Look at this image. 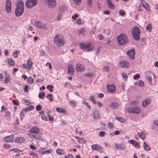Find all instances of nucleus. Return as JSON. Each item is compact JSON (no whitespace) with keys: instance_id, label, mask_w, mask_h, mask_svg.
I'll return each instance as SVG.
<instances>
[{"instance_id":"obj_19","label":"nucleus","mask_w":158,"mask_h":158,"mask_svg":"<svg viewBox=\"0 0 158 158\" xmlns=\"http://www.w3.org/2000/svg\"><path fill=\"white\" fill-rule=\"evenodd\" d=\"M68 68V73L69 75H73L74 72V69L73 65L70 64H69Z\"/></svg>"},{"instance_id":"obj_49","label":"nucleus","mask_w":158,"mask_h":158,"mask_svg":"<svg viewBox=\"0 0 158 158\" xmlns=\"http://www.w3.org/2000/svg\"><path fill=\"white\" fill-rule=\"evenodd\" d=\"M140 76L139 73H137L134 75L133 77V79L134 80H136L137 79H139L140 78Z\"/></svg>"},{"instance_id":"obj_60","label":"nucleus","mask_w":158,"mask_h":158,"mask_svg":"<svg viewBox=\"0 0 158 158\" xmlns=\"http://www.w3.org/2000/svg\"><path fill=\"white\" fill-rule=\"evenodd\" d=\"M27 107L29 111L32 110L34 108V107L32 106H29Z\"/></svg>"},{"instance_id":"obj_48","label":"nucleus","mask_w":158,"mask_h":158,"mask_svg":"<svg viewBox=\"0 0 158 158\" xmlns=\"http://www.w3.org/2000/svg\"><path fill=\"white\" fill-rule=\"evenodd\" d=\"M45 95V93L44 92L40 93L38 95V97L40 98H42Z\"/></svg>"},{"instance_id":"obj_64","label":"nucleus","mask_w":158,"mask_h":158,"mask_svg":"<svg viewBox=\"0 0 158 158\" xmlns=\"http://www.w3.org/2000/svg\"><path fill=\"white\" fill-rule=\"evenodd\" d=\"M76 23L77 24L81 25V21L80 19H78L76 21Z\"/></svg>"},{"instance_id":"obj_5","label":"nucleus","mask_w":158,"mask_h":158,"mask_svg":"<svg viewBox=\"0 0 158 158\" xmlns=\"http://www.w3.org/2000/svg\"><path fill=\"white\" fill-rule=\"evenodd\" d=\"M81 48L84 50H87L88 51H91L93 50L94 47L91 46L90 44H85L81 43L79 44Z\"/></svg>"},{"instance_id":"obj_58","label":"nucleus","mask_w":158,"mask_h":158,"mask_svg":"<svg viewBox=\"0 0 158 158\" xmlns=\"http://www.w3.org/2000/svg\"><path fill=\"white\" fill-rule=\"evenodd\" d=\"M30 155L34 156L35 157H38V155L37 153L34 152H31L29 153Z\"/></svg>"},{"instance_id":"obj_29","label":"nucleus","mask_w":158,"mask_h":158,"mask_svg":"<svg viewBox=\"0 0 158 158\" xmlns=\"http://www.w3.org/2000/svg\"><path fill=\"white\" fill-rule=\"evenodd\" d=\"M75 138L77 139V141H78V142L80 143H85V139L83 138H81L80 137H79L77 136H75Z\"/></svg>"},{"instance_id":"obj_28","label":"nucleus","mask_w":158,"mask_h":158,"mask_svg":"<svg viewBox=\"0 0 158 158\" xmlns=\"http://www.w3.org/2000/svg\"><path fill=\"white\" fill-rule=\"evenodd\" d=\"M6 60L8 63L11 66H14L15 65L14 61L11 59L7 58Z\"/></svg>"},{"instance_id":"obj_37","label":"nucleus","mask_w":158,"mask_h":158,"mask_svg":"<svg viewBox=\"0 0 158 158\" xmlns=\"http://www.w3.org/2000/svg\"><path fill=\"white\" fill-rule=\"evenodd\" d=\"M139 137L142 139H144L145 138L146 136L145 133L143 132H142L139 135Z\"/></svg>"},{"instance_id":"obj_56","label":"nucleus","mask_w":158,"mask_h":158,"mask_svg":"<svg viewBox=\"0 0 158 158\" xmlns=\"http://www.w3.org/2000/svg\"><path fill=\"white\" fill-rule=\"evenodd\" d=\"M122 77L124 80H126L127 79V74L125 73H122Z\"/></svg>"},{"instance_id":"obj_40","label":"nucleus","mask_w":158,"mask_h":158,"mask_svg":"<svg viewBox=\"0 0 158 158\" xmlns=\"http://www.w3.org/2000/svg\"><path fill=\"white\" fill-rule=\"evenodd\" d=\"M52 151V149H50L46 151H44L43 152H42V154H49V153H50Z\"/></svg>"},{"instance_id":"obj_25","label":"nucleus","mask_w":158,"mask_h":158,"mask_svg":"<svg viewBox=\"0 0 158 158\" xmlns=\"http://www.w3.org/2000/svg\"><path fill=\"white\" fill-rule=\"evenodd\" d=\"M91 148L94 150H98L102 149V148L99 145L97 144H94L91 146Z\"/></svg>"},{"instance_id":"obj_44","label":"nucleus","mask_w":158,"mask_h":158,"mask_svg":"<svg viewBox=\"0 0 158 158\" xmlns=\"http://www.w3.org/2000/svg\"><path fill=\"white\" fill-rule=\"evenodd\" d=\"M82 102L83 104L86 106L89 109L91 108V106L85 100L82 101Z\"/></svg>"},{"instance_id":"obj_59","label":"nucleus","mask_w":158,"mask_h":158,"mask_svg":"<svg viewBox=\"0 0 158 158\" xmlns=\"http://www.w3.org/2000/svg\"><path fill=\"white\" fill-rule=\"evenodd\" d=\"M105 132L104 131H102L99 133V135L101 137H103L104 136Z\"/></svg>"},{"instance_id":"obj_55","label":"nucleus","mask_w":158,"mask_h":158,"mask_svg":"<svg viewBox=\"0 0 158 158\" xmlns=\"http://www.w3.org/2000/svg\"><path fill=\"white\" fill-rule=\"evenodd\" d=\"M109 70V67L107 66H104L103 68V70L104 71L107 72Z\"/></svg>"},{"instance_id":"obj_22","label":"nucleus","mask_w":158,"mask_h":158,"mask_svg":"<svg viewBox=\"0 0 158 158\" xmlns=\"http://www.w3.org/2000/svg\"><path fill=\"white\" fill-rule=\"evenodd\" d=\"M14 135H11L7 137H5L3 139L4 141L7 142H12L14 138Z\"/></svg>"},{"instance_id":"obj_63","label":"nucleus","mask_w":158,"mask_h":158,"mask_svg":"<svg viewBox=\"0 0 158 158\" xmlns=\"http://www.w3.org/2000/svg\"><path fill=\"white\" fill-rule=\"evenodd\" d=\"M41 109V106L40 105H38L36 107V110L37 111H39Z\"/></svg>"},{"instance_id":"obj_42","label":"nucleus","mask_w":158,"mask_h":158,"mask_svg":"<svg viewBox=\"0 0 158 158\" xmlns=\"http://www.w3.org/2000/svg\"><path fill=\"white\" fill-rule=\"evenodd\" d=\"M4 148L6 149H9L10 148L11 146L8 143H5L3 144Z\"/></svg>"},{"instance_id":"obj_4","label":"nucleus","mask_w":158,"mask_h":158,"mask_svg":"<svg viewBox=\"0 0 158 158\" xmlns=\"http://www.w3.org/2000/svg\"><path fill=\"white\" fill-rule=\"evenodd\" d=\"M140 31L139 28L135 26L132 29V34L134 38L136 40H139L140 38Z\"/></svg>"},{"instance_id":"obj_27","label":"nucleus","mask_w":158,"mask_h":158,"mask_svg":"<svg viewBox=\"0 0 158 158\" xmlns=\"http://www.w3.org/2000/svg\"><path fill=\"white\" fill-rule=\"evenodd\" d=\"M106 2L110 8L113 9L115 8V6L112 3L110 0H106Z\"/></svg>"},{"instance_id":"obj_51","label":"nucleus","mask_w":158,"mask_h":158,"mask_svg":"<svg viewBox=\"0 0 158 158\" xmlns=\"http://www.w3.org/2000/svg\"><path fill=\"white\" fill-rule=\"evenodd\" d=\"M52 96V94H49L46 96V97L47 98H48L50 101L52 102L53 101Z\"/></svg>"},{"instance_id":"obj_3","label":"nucleus","mask_w":158,"mask_h":158,"mask_svg":"<svg viewBox=\"0 0 158 158\" xmlns=\"http://www.w3.org/2000/svg\"><path fill=\"white\" fill-rule=\"evenodd\" d=\"M117 40L121 45L126 44L129 42L127 37L125 34H123L118 36Z\"/></svg>"},{"instance_id":"obj_54","label":"nucleus","mask_w":158,"mask_h":158,"mask_svg":"<svg viewBox=\"0 0 158 158\" xmlns=\"http://www.w3.org/2000/svg\"><path fill=\"white\" fill-rule=\"evenodd\" d=\"M47 88L49 89L50 91L52 92V89L53 88V86L52 85H48Z\"/></svg>"},{"instance_id":"obj_38","label":"nucleus","mask_w":158,"mask_h":158,"mask_svg":"<svg viewBox=\"0 0 158 158\" xmlns=\"http://www.w3.org/2000/svg\"><path fill=\"white\" fill-rule=\"evenodd\" d=\"M13 104L14 105L19 106V102L18 100L16 99L13 100L12 101Z\"/></svg>"},{"instance_id":"obj_7","label":"nucleus","mask_w":158,"mask_h":158,"mask_svg":"<svg viewBox=\"0 0 158 158\" xmlns=\"http://www.w3.org/2000/svg\"><path fill=\"white\" fill-rule=\"evenodd\" d=\"M37 3V0H27L25 5L28 8H30L35 6Z\"/></svg>"},{"instance_id":"obj_13","label":"nucleus","mask_w":158,"mask_h":158,"mask_svg":"<svg viewBox=\"0 0 158 158\" xmlns=\"http://www.w3.org/2000/svg\"><path fill=\"white\" fill-rule=\"evenodd\" d=\"M107 90L108 92L113 93L116 91L115 86L113 85H107Z\"/></svg>"},{"instance_id":"obj_61","label":"nucleus","mask_w":158,"mask_h":158,"mask_svg":"<svg viewBox=\"0 0 158 158\" xmlns=\"http://www.w3.org/2000/svg\"><path fill=\"white\" fill-rule=\"evenodd\" d=\"M23 101L24 102V103L26 104L27 105L30 104V102L28 100H24Z\"/></svg>"},{"instance_id":"obj_43","label":"nucleus","mask_w":158,"mask_h":158,"mask_svg":"<svg viewBox=\"0 0 158 158\" xmlns=\"http://www.w3.org/2000/svg\"><path fill=\"white\" fill-rule=\"evenodd\" d=\"M27 81L29 84H31L33 82V78L31 77H29L27 79Z\"/></svg>"},{"instance_id":"obj_41","label":"nucleus","mask_w":158,"mask_h":158,"mask_svg":"<svg viewBox=\"0 0 158 158\" xmlns=\"http://www.w3.org/2000/svg\"><path fill=\"white\" fill-rule=\"evenodd\" d=\"M20 53V51H15L14 52L13 54V56L15 58H17L18 57V54Z\"/></svg>"},{"instance_id":"obj_20","label":"nucleus","mask_w":158,"mask_h":158,"mask_svg":"<svg viewBox=\"0 0 158 158\" xmlns=\"http://www.w3.org/2000/svg\"><path fill=\"white\" fill-rule=\"evenodd\" d=\"M85 69L84 66L83 65H81L80 64H77L76 68V70L77 71L81 72L84 71Z\"/></svg>"},{"instance_id":"obj_14","label":"nucleus","mask_w":158,"mask_h":158,"mask_svg":"<svg viewBox=\"0 0 158 158\" xmlns=\"http://www.w3.org/2000/svg\"><path fill=\"white\" fill-rule=\"evenodd\" d=\"M127 53L128 56H129L131 59L132 60L134 59V55L135 54V52L134 48H132L131 50L128 51Z\"/></svg>"},{"instance_id":"obj_15","label":"nucleus","mask_w":158,"mask_h":158,"mask_svg":"<svg viewBox=\"0 0 158 158\" xmlns=\"http://www.w3.org/2000/svg\"><path fill=\"white\" fill-rule=\"evenodd\" d=\"M35 26L36 27H38L39 28L42 29H45L46 28V25L40 21H37L35 22Z\"/></svg>"},{"instance_id":"obj_26","label":"nucleus","mask_w":158,"mask_h":158,"mask_svg":"<svg viewBox=\"0 0 158 158\" xmlns=\"http://www.w3.org/2000/svg\"><path fill=\"white\" fill-rule=\"evenodd\" d=\"M119 106V104L116 102H111L110 105V107L112 109H116Z\"/></svg>"},{"instance_id":"obj_11","label":"nucleus","mask_w":158,"mask_h":158,"mask_svg":"<svg viewBox=\"0 0 158 158\" xmlns=\"http://www.w3.org/2000/svg\"><path fill=\"white\" fill-rule=\"evenodd\" d=\"M115 146L117 149L119 150H123L126 148L125 145L123 143H115Z\"/></svg>"},{"instance_id":"obj_50","label":"nucleus","mask_w":158,"mask_h":158,"mask_svg":"<svg viewBox=\"0 0 158 158\" xmlns=\"http://www.w3.org/2000/svg\"><path fill=\"white\" fill-rule=\"evenodd\" d=\"M79 33V35H83L84 33V29L83 28H81L79 29L78 31Z\"/></svg>"},{"instance_id":"obj_31","label":"nucleus","mask_w":158,"mask_h":158,"mask_svg":"<svg viewBox=\"0 0 158 158\" xmlns=\"http://www.w3.org/2000/svg\"><path fill=\"white\" fill-rule=\"evenodd\" d=\"M56 110L57 112L60 113H64L65 112V110L64 109L60 107L56 108Z\"/></svg>"},{"instance_id":"obj_36","label":"nucleus","mask_w":158,"mask_h":158,"mask_svg":"<svg viewBox=\"0 0 158 158\" xmlns=\"http://www.w3.org/2000/svg\"><path fill=\"white\" fill-rule=\"evenodd\" d=\"M32 138H33L36 139H41L40 137L38 135H31Z\"/></svg>"},{"instance_id":"obj_1","label":"nucleus","mask_w":158,"mask_h":158,"mask_svg":"<svg viewBox=\"0 0 158 158\" xmlns=\"http://www.w3.org/2000/svg\"><path fill=\"white\" fill-rule=\"evenodd\" d=\"M24 3L21 1H18L16 3V6L15 11L16 15L19 17L21 15L23 12Z\"/></svg>"},{"instance_id":"obj_9","label":"nucleus","mask_w":158,"mask_h":158,"mask_svg":"<svg viewBox=\"0 0 158 158\" xmlns=\"http://www.w3.org/2000/svg\"><path fill=\"white\" fill-rule=\"evenodd\" d=\"M45 4L51 8H54L56 5V2L55 0H45Z\"/></svg>"},{"instance_id":"obj_35","label":"nucleus","mask_w":158,"mask_h":158,"mask_svg":"<svg viewBox=\"0 0 158 158\" xmlns=\"http://www.w3.org/2000/svg\"><path fill=\"white\" fill-rule=\"evenodd\" d=\"M146 30L151 32L152 31V25L151 24H149L146 27Z\"/></svg>"},{"instance_id":"obj_8","label":"nucleus","mask_w":158,"mask_h":158,"mask_svg":"<svg viewBox=\"0 0 158 158\" xmlns=\"http://www.w3.org/2000/svg\"><path fill=\"white\" fill-rule=\"evenodd\" d=\"M33 63L32 61V59L29 58L28 59L26 64L24 63L23 65V68L26 70H30L32 67Z\"/></svg>"},{"instance_id":"obj_47","label":"nucleus","mask_w":158,"mask_h":158,"mask_svg":"<svg viewBox=\"0 0 158 158\" xmlns=\"http://www.w3.org/2000/svg\"><path fill=\"white\" fill-rule=\"evenodd\" d=\"M10 151H14L15 152H22L21 151L17 148L12 149L10 150Z\"/></svg>"},{"instance_id":"obj_53","label":"nucleus","mask_w":158,"mask_h":158,"mask_svg":"<svg viewBox=\"0 0 158 158\" xmlns=\"http://www.w3.org/2000/svg\"><path fill=\"white\" fill-rule=\"evenodd\" d=\"M89 100L92 102L94 103L95 104L96 103V100L94 99V97L93 96H91L89 97Z\"/></svg>"},{"instance_id":"obj_2","label":"nucleus","mask_w":158,"mask_h":158,"mask_svg":"<svg viewBox=\"0 0 158 158\" xmlns=\"http://www.w3.org/2000/svg\"><path fill=\"white\" fill-rule=\"evenodd\" d=\"M53 43L57 46H61L64 45V41L62 35L57 34L53 38Z\"/></svg>"},{"instance_id":"obj_34","label":"nucleus","mask_w":158,"mask_h":158,"mask_svg":"<svg viewBox=\"0 0 158 158\" xmlns=\"http://www.w3.org/2000/svg\"><path fill=\"white\" fill-rule=\"evenodd\" d=\"M56 152L59 155H62L64 153V151L61 149H57L56 151Z\"/></svg>"},{"instance_id":"obj_6","label":"nucleus","mask_w":158,"mask_h":158,"mask_svg":"<svg viewBox=\"0 0 158 158\" xmlns=\"http://www.w3.org/2000/svg\"><path fill=\"white\" fill-rule=\"evenodd\" d=\"M127 110L129 112L133 113L138 114L140 113L141 109L140 107L136 106L134 107L128 108Z\"/></svg>"},{"instance_id":"obj_30","label":"nucleus","mask_w":158,"mask_h":158,"mask_svg":"<svg viewBox=\"0 0 158 158\" xmlns=\"http://www.w3.org/2000/svg\"><path fill=\"white\" fill-rule=\"evenodd\" d=\"M94 117L95 119H98L100 117V115L99 114V112L98 111L95 110L94 113Z\"/></svg>"},{"instance_id":"obj_62","label":"nucleus","mask_w":158,"mask_h":158,"mask_svg":"<svg viewBox=\"0 0 158 158\" xmlns=\"http://www.w3.org/2000/svg\"><path fill=\"white\" fill-rule=\"evenodd\" d=\"M65 158H74L73 155L71 154H68L67 156H65Z\"/></svg>"},{"instance_id":"obj_39","label":"nucleus","mask_w":158,"mask_h":158,"mask_svg":"<svg viewBox=\"0 0 158 158\" xmlns=\"http://www.w3.org/2000/svg\"><path fill=\"white\" fill-rule=\"evenodd\" d=\"M116 119L118 121L122 123H124L125 122V120L123 118L119 117H116Z\"/></svg>"},{"instance_id":"obj_12","label":"nucleus","mask_w":158,"mask_h":158,"mask_svg":"<svg viewBox=\"0 0 158 158\" xmlns=\"http://www.w3.org/2000/svg\"><path fill=\"white\" fill-rule=\"evenodd\" d=\"M151 101V99L150 97L147 98L142 102V106L144 107H146L147 105L150 104Z\"/></svg>"},{"instance_id":"obj_45","label":"nucleus","mask_w":158,"mask_h":158,"mask_svg":"<svg viewBox=\"0 0 158 158\" xmlns=\"http://www.w3.org/2000/svg\"><path fill=\"white\" fill-rule=\"evenodd\" d=\"M26 113L22 110H21L20 113V116L21 119H23L24 116L25 114Z\"/></svg>"},{"instance_id":"obj_16","label":"nucleus","mask_w":158,"mask_h":158,"mask_svg":"<svg viewBox=\"0 0 158 158\" xmlns=\"http://www.w3.org/2000/svg\"><path fill=\"white\" fill-rule=\"evenodd\" d=\"M141 2L140 4L147 11L150 10V7L149 5L147 4L144 0H139Z\"/></svg>"},{"instance_id":"obj_23","label":"nucleus","mask_w":158,"mask_h":158,"mask_svg":"<svg viewBox=\"0 0 158 158\" xmlns=\"http://www.w3.org/2000/svg\"><path fill=\"white\" fill-rule=\"evenodd\" d=\"M5 77L4 80V82L5 83H8L10 80V75L6 72H5Z\"/></svg>"},{"instance_id":"obj_52","label":"nucleus","mask_w":158,"mask_h":158,"mask_svg":"<svg viewBox=\"0 0 158 158\" xmlns=\"http://www.w3.org/2000/svg\"><path fill=\"white\" fill-rule=\"evenodd\" d=\"M75 4L79 5L81 3V0H73Z\"/></svg>"},{"instance_id":"obj_32","label":"nucleus","mask_w":158,"mask_h":158,"mask_svg":"<svg viewBox=\"0 0 158 158\" xmlns=\"http://www.w3.org/2000/svg\"><path fill=\"white\" fill-rule=\"evenodd\" d=\"M143 147L144 149L146 151H149L151 149L150 147L144 142L143 143Z\"/></svg>"},{"instance_id":"obj_24","label":"nucleus","mask_w":158,"mask_h":158,"mask_svg":"<svg viewBox=\"0 0 158 158\" xmlns=\"http://www.w3.org/2000/svg\"><path fill=\"white\" fill-rule=\"evenodd\" d=\"M25 140L23 137H18L15 139V141L18 143H23Z\"/></svg>"},{"instance_id":"obj_46","label":"nucleus","mask_w":158,"mask_h":158,"mask_svg":"<svg viewBox=\"0 0 158 158\" xmlns=\"http://www.w3.org/2000/svg\"><path fill=\"white\" fill-rule=\"evenodd\" d=\"M119 13L120 15H121L123 16H124L126 13L125 11H123V10H120L119 12Z\"/></svg>"},{"instance_id":"obj_33","label":"nucleus","mask_w":158,"mask_h":158,"mask_svg":"<svg viewBox=\"0 0 158 158\" xmlns=\"http://www.w3.org/2000/svg\"><path fill=\"white\" fill-rule=\"evenodd\" d=\"M77 104V102L73 100H72L69 102V105L72 107L74 108Z\"/></svg>"},{"instance_id":"obj_10","label":"nucleus","mask_w":158,"mask_h":158,"mask_svg":"<svg viewBox=\"0 0 158 158\" xmlns=\"http://www.w3.org/2000/svg\"><path fill=\"white\" fill-rule=\"evenodd\" d=\"M120 66L122 68H127L129 67L130 64L128 62L125 60L120 61L119 63Z\"/></svg>"},{"instance_id":"obj_17","label":"nucleus","mask_w":158,"mask_h":158,"mask_svg":"<svg viewBox=\"0 0 158 158\" xmlns=\"http://www.w3.org/2000/svg\"><path fill=\"white\" fill-rule=\"evenodd\" d=\"M6 8L7 12L9 13L10 12L11 2L9 0H7L6 2Z\"/></svg>"},{"instance_id":"obj_21","label":"nucleus","mask_w":158,"mask_h":158,"mask_svg":"<svg viewBox=\"0 0 158 158\" xmlns=\"http://www.w3.org/2000/svg\"><path fill=\"white\" fill-rule=\"evenodd\" d=\"M29 131L32 133L35 134L39 133L40 130L38 127H34L29 129Z\"/></svg>"},{"instance_id":"obj_18","label":"nucleus","mask_w":158,"mask_h":158,"mask_svg":"<svg viewBox=\"0 0 158 158\" xmlns=\"http://www.w3.org/2000/svg\"><path fill=\"white\" fill-rule=\"evenodd\" d=\"M128 142L131 144H132L135 148H139V143L134 139H131L128 140Z\"/></svg>"},{"instance_id":"obj_57","label":"nucleus","mask_w":158,"mask_h":158,"mask_svg":"<svg viewBox=\"0 0 158 158\" xmlns=\"http://www.w3.org/2000/svg\"><path fill=\"white\" fill-rule=\"evenodd\" d=\"M41 118L42 119L44 120H45L46 121H48V119L47 118V117L45 115H44V114L41 115Z\"/></svg>"}]
</instances>
